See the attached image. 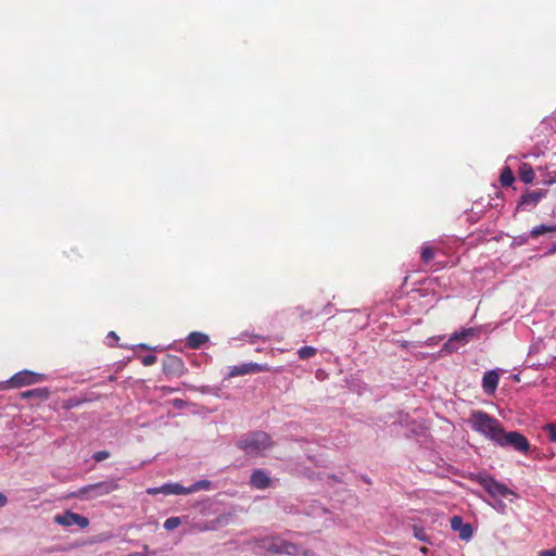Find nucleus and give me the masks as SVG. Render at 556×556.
I'll return each instance as SVG.
<instances>
[{
	"instance_id": "7c9ffc66",
	"label": "nucleus",
	"mask_w": 556,
	"mask_h": 556,
	"mask_svg": "<svg viewBox=\"0 0 556 556\" xmlns=\"http://www.w3.org/2000/svg\"><path fill=\"white\" fill-rule=\"evenodd\" d=\"M538 556H556V547L552 549L541 551Z\"/></svg>"
},
{
	"instance_id": "2f4dec72",
	"label": "nucleus",
	"mask_w": 556,
	"mask_h": 556,
	"mask_svg": "<svg viewBox=\"0 0 556 556\" xmlns=\"http://www.w3.org/2000/svg\"><path fill=\"white\" fill-rule=\"evenodd\" d=\"M415 536L420 541H427L426 535L421 531H415Z\"/></svg>"
},
{
	"instance_id": "393cba45",
	"label": "nucleus",
	"mask_w": 556,
	"mask_h": 556,
	"mask_svg": "<svg viewBox=\"0 0 556 556\" xmlns=\"http://www.w3.org/2000/svg\"><path fill=\"white\" fill-rule=\"evenodd\" d=\"M267 548L274 553H288L290 554L291 553V548H293V545H285L283 547L282 546H278L277 544L275 543H269L268 545H266Z\"/></svg>"
},
{
	"instance_id": "c9c22d12",
	"label": "nucleus",
	"mask_w": 556,
	"mask_h": 556,
	"mask_svg": "<svg viewBox=\"0 0 556 556\" xmlns=\"http://www.w3.org/2000/svg\"><path fill=\"white\" fill-rule=\"evenodd\" d=\"M139 348L144 349V350L150 349V346H148L147 344H143V343L139 344Z\"/></svg>"
},
{
	"instance_id": "f03ea898",
	"label": "nucleus",
	"mask_w": 556,
	"mask_h": 556,
	"mask_svg": "<svg viewBox=\"0 0 556 556\" xmlns=\"http://www.w3.org/2000/svg\"><path fill=\"white\" fill-rule=\"evenodd\" d=\"M273 442L266 432H253L238 441V446L250 456H260L269 450Z\"/></svg>"
},
{
	"instance_id": "aec40b11",
	"label": "nucleus",
	"mask_w": 556,
	"mask_h": 556,
	"mask_svg": "<svg viewBox=\"0 0 556 556\" xmlns=\"http://www.w3.org/2000/svg\"><path fill=\"white\" fill-rule=\"evenodd\" d=\"M420 256L425 263H429L434 257V251L430 245L424 244L421 248Z\"/></svg>"
},
{
	"instance_id": "f8f14e48",
	"label": "nucleus",
	"mask_w": 556,
	"mask_h": 556,
	"mask_svg": "<svg viewBox=\"0 0 556 556\" xmlns=\"http://www.w3.org/2000/svg\"><path fill=\"white\" fill-rule=\"evenodd\" d=\"M250 483L255 489L264 490L270 485V479L264 470L256 469L251 475Z\"/></svg>"
},
{
	"instance_id": "39448f33",
	"label": "nucleus",
	"mask_w": 556,
	"mask_h": 556,
	"mask_svg": "<svg viewBox=\"0 0 556 556\" xmlns=\"http://www.w3.org/2000/svg\"><path fill=\"white\" fill-rule=\"evenodd\" d=\"M478 336L479 330L477 328H467L463 329L462 331L454 332L443 344L441 353H453Z\"/></svg>"
},
{
	"instance_id": "cd10ccee",
	"label": "nucleus",
	"mask_w": 556,
	"mask_h": 556,
	"mask_svg": "<svg viewBox=\"0 0 556 556\" xmlns=\"http://www.w3.org/2000/svg\"><path fill=\"white\" fill-rule=\"evenodd\" d=\"M110 457V453L108 451H99V452H96L92 456V458L96 460V462H102L106 458Z\"/></svg>"
},
{
	"instance_id": "20e7f679",
	"label": "nucleus",
	"mask_w": 556,
	"mask_h": 556,
	"mask_svg": "<svg viewBox=\"0 0 556 556\" xmlns=\"http://www.w3.org/2000/svg\"><path fill=\"white\" fill-rule=\"evenodd\" d=\"M477 481L479 484L493 497H504L507 498L510 495L515 496V492L510 490L504 483L495 480L492 476L483 473L477 477Z\"/></svg>"
},
{
	"instance_id": "0eeeda50",
	"label": "nucleus",
	"mask_w": 556,
	"mask_h": 556,
	"mask_svg": "<svg viewBox=\"0 0 556 556\" xmlns=\"http://www.w3.org/2000/svg\"><path fill=\"white\" fill-rule=\"evenodd\" d=\"M54 521L63 527L77 526L80 529L87 528L89 525V520L86 517L70 510L64 514L56 515L54 517Z\"/></svg>"
},
{
	"instance_id": "423d86ee",
	"label": "nucleus",
	"mask_w": 556,
	"mask_h": 556,
	"mask_svg": "<svg viewBox=\"0 0 556 556\" xmlns=\"http://www.w3.org/2000/svg\"><path fill=\"white\" fill-rule=\"evenodd\" d=\"M45 375L31 370H21L13 375L8 381L12 387L20 388L23 386L34 384L41 381Z\"/></svg>"
},
{
	"instance_id": "4468645a",
	"label": "nucleus",
	"mask_w": 556,
	"mask_h": 556,
	"mask_svg": "<svg viewBox=\"0 0 556 556\" xmlns=\"http://www.w3.org/2000/svg\"><path fill=\"white\" fill-rule=\"evenodd\" d=\"M518 175L520 180L525 184H531L535 177L532 166L527 163L520 165Z\"/></svg>"
},
{
	"instance_id": "412c9836",
	"label": "nucleus",
	"mask_w": 556,
	"mask_h": 556,
	"mask_svg": "<svg viewBox=\"0 0 556 556\" xmlns=\"http://www.w3.org/2000/svg\"><path fill=\"white\" fill-rule=\"evenodd\" d=\"M515 180L514 174L509 168H505L501 174V182L505 187H509Z\"/></svg>"
},
{
	"instance_id": "9d476101",
	"label": "nucleus",
	"mask_w": 556,
	"mask_h": 556,
	"mask_svg": "<svg viewBox=\"0 0 556 556\" xmlns=\"http://www.w3.org/2000/svg\"><path fill=\"white\" fill-rule=\"evenodd\" d=\"M451 528L453 531L458 532L459 538L465 541H469L473 533L471 525L464 522L460 516H453L451 518Z\"/></svg>"
},
{
	"instance_id": "7ed1b4c3",
	"label": "nucleus",
	"mask_w": 556,
	"mask_h": 556,
	"mask_svg": "<svg viewBox=\"0 0 556 556\" xmlns=\"http://www.w3.org/2000/svg\"><path fill=\"white\" fill-rule=\"evenodd\" d=\"M495 444L501 447H511L523 454L530 451V443L523 434L518 431L506 432L504 428H502Z\"/></svg>"
},
{
	"instance_id": "f3484780",
	"label": "nucleus",
	"mask_w": 556,
	"mask_h": 556,
	"mask_svg": "<svg viewBox=\"0 0 556 556\" xmlns=\"http://www.w3.org/2000/svg\"><path fill=\"white\" fill-rule=\"evenodd\" d=\"M212 488V482L210 480L203 479L199 480L191 485L187 486L188 494L195 493L201 490H210Z\"/></svg>"
},
{
	"instance_id": "f257e3e1",
	"label": "nucleus",
	"mask_w": 556,
	"mask_h": 556,
	"mask_svg": "<svg viewBox=\"0 0 556 556\" xmlns=\"http://www.w3.org/2000/svg\"><path fill=\"white\" fill-rule=\"evenodd\" d=\"M468 424L473 431L480 433L494 444L503 428L502 424L496 418L482 410H472Z\"/></svg>"
},
{
	"instance_id": "a211bd4d",
	"label": "nucleus",
	"mask_w": 556,
	"mask_h": 556,
	"mask_svg": "<svg viewBox=\"0 0 556 556\" xmlns=\"http://www.w3.org/2000/svg\"><path fill=\"white\" fill-rule=\"evenodd\" d=\"M49 390L47 388H38L34 390H29L23 393V397L27 399L30 396H38L41 399H48L49 397Z\"/></svg>"
},
{
	"instance_id": "5701e85b",
	"label": "nucleus",
	"mask_w": 556,
	"mask_h": 556,
	"mask_svg": "<svg viewBox=\"0 0 556 556\" xmlns=\"http://www.w3.org/2000/svg\"><path fill=\"white\" fill-rule=\"evenodd\" d=\"M181 523V520L179 517H169L165 520L164 522V528L167 530V531H172L176 528H178Z\"/></svg>"
},
{
	"instance_id": "473e14b6",
	"label": "nucleus",
	"mask_w": 556,
	"mask_h": 556,
	"mask_svg": "<svg viewBox=\"0 0 556 556\" xmlns=\"http://www.w3.org/2000/svg\"><path fill=\"white\" fill-rule=\"evenodd\" d=\"M8 503L7 496L0 492V507H3Z\"/></svg>"
},
{
	"instance_id": "bb28decb",
	"label": "nucleus",
	"mask_w": 556,
	"mask_h": 556,
	"mask_svg": "<svg viewBox=\"0 0 556 556\" xmlns=\"http://www.w3.org/2000/svg\"><path fill=\"white\" fill-rule=\"evenodd\" d=\"M147 493L149 495L164 494L165 495V483L161 486L148 488Z\"/></svg>"
},
{
	"instance_id": "6e6552de",
	"label": "nucleus",
	"mask_w": 556,
	"mask_h": 556,
	"mask_svg": "<svg viewBox=\"0 0 556 556\" xmlns=\"http://www.w3.org/2000/svg\"><path fill=\"white\" fill-rule=\"evenodd\" d=\"M119 484L116 479H109L105 481H101L94 484H89L81 489L83 493L93 492L94 496H102L110 494L111 492L117 490Z\"/></svg>"
},
{
	"instance_id": "a878e982",
	"label": "nucleus",
	"mask_w": 556,
	"mask_h": 556,
	"mask_svg": "<svg viewBox=\"0 0 556 556\" xmlns=\"http://www.w3.org/2000/svg\"><path fill=\"white\" fill-rule=\"evenodd\" d=\"M222 522L220 518H217L216 520L211 521L208 525L205 526H199L200 531H210V530H216L218 528V525Z\"/></svg>"
},
{
	"instance_id": "dca6fc26",
	"label": "nucleus",
	"mask_w": 556,
	"mask_h": 556,
	"mask_svg": "<svg viewBox=\"0 0 556 556\" xmlns=\"http://www.w3.org/2000/svg\"><path fill=\"white\" fill-rule=\"evenodd\" d=\"M542 198H543L542 192L533 191V192L522 195L519 204L520 205H526V204L536 205Z\"/></svg>"
},
{
	"instance_id": "9b49d317",
	"label": "nucleus",
	"mask_w": 556,
	"mask_h": 556,
	"mask_svg": "<svg viewBox=\"0 0 556 556\" xmlns=\"http://www.w3.org/2000/svg\"><path fill=\"white\" fill-rule=\"evenodd\" d=\"M500 376L495 370H489L482 378V388L486 394H493L497 389Z\"/></svg>"
},
{
	"instance_id": "ddd939ff",
	"label": "nucleus",
	"mask_w": 556,
	"mask_h": 556,
	"mask_svg": "<svg viewBox=\"0 0 556 556\" xmlns=\"http://www.w3.org/2000/svg\"><path fill=\"white\" fill-rule=\"evenodd\" d=\"M207 341L208 336L199 331L190 332L186 338V344L190 349H199L202 344L206 343Z\"/></svg>"
},
{
	"instance_id": "1a4fd4ad",
	"label": "nucleus",
	"mask_w": 556,
	"mask_h": 556,
	"mask_svg": "<svg viewBox=\"0 0 556 556\" xmlns=\"http://www.w3.org/2000/svg\"><path fill=\"white\" fill-rule=\"evenodd\" d=\"M269 367L266 364H257V363H244L241 365H236L229 368L227 374V378H233L237 376H243L251 372H260V371H268Z\"/></svg>"
},
{
	"instance_id": "72a5a7b5",
	"label": "nucleus",
	"mask_w": 556,
	"mask_h": 556,
	"mask_svg": "<svg viewBox=\"0 0 556 556\" xmlns=\"http://www.w3.org/2000/svg\"><path fill=\"white\" fill-rule=\"evenodd\" d=\"M118 339L117 334L114 332V331H111L109 334H108V340H113V341H116Z\"/></svg>"
},
{
	"instance_id": "e433bc0d",
	"label": "nucleus",
	"mask_w": 556,
	"mask_h": 556,
	"mask_svg": "<svg viewBox=\"0 0 556 556\" xmlns=\"http://www.w3.org/2000/svg\"><path fill=\"white\" fill-rule=\"evenodd\" d=\"M426 551H427V548H426V547H422V548H421V552H422V553H426Z\"/></svg>"
},
{
	"instance_id": "c85d7f7f",
	"label": "nucleus",
	"mask_w": 556,
	"mask_h": 556,
	"mask_svg": "<svg viewBox=\"0 0 556 556\" xmlns=\"http://www.w3.org/2000/svg\"><path fill=\"white\" fill-rule=\"evenodd\" d=\"M501 497L494 498V504L492 505L494 509L500 513H504L506 510V504L500 500Z\"/></svg>"
},
{
	"instance_id": "6ab92c4d",
	"label": "nucleus",
	"mask_w": 556,
	"mask_h": 556,
	"mask_svg": "<svg viewBox=\"0 0 556 556\" xmlns=\"http://www.w3.org/2000/svg\"><path fill=\"white\" fill-rule=\"evenodd\" d=\"M317 353V350L313 346H302L298 350V355L301 359H307V358H311L313 356H315Z\"/></svg>"
},
{
	"instance_id": "c756f323",
	"label": "nucleus",
	"mask_w": 556,
	"mask_h": 556,
	"mask_svg": "<svg viewBox=\"0 0 556 556\" xmlns=\"http://www.w3.org/2000/svg\"><path fill=\"white\" fill-rule=\"evenodd\" d=\"M142 364L144 366H151L156 362V356L153 354H149L142 357Z\"/></svg>"
},
{
	"instance_id": "2eb2a0df",
	"label": "nucleus",
	"mask_w": 556,
	"mask_h": 556,
	"mask_svg": "<svg viewBox=\"0 0 556 556\" xmlns=\"http://www.w3.org/2000/svg\"><path fill=\"white\" fill-rule=\"evenodd\" d=\"M165 495H188L187 486L178 482L165 483Z\"/></svg>"
},
{
	"instance_id": "4be33fe9",
	"label": "nucleus",
	"mask_w": 556,
	"mask_h": 556,
	"mask_svg": "<svg viewBox=\"0 0 556 556\" xmlns=\"http://www.w3.org/2000/svg\"><path fill=\"white\" fill-rule=\"evenodd\" d=\"M556 228L554 226L539 225L532 228L531 236L538 237L545 232L554 231Z\"/></svg>"
},
{
	"instance_id": "b1692460",
	"label": "nucleus",
	"mask_w": 556,
	"mask_h": 556,
	"mask_svg": "<svg viewBox=\"0 0 556 556\" xmlns=\"http://www.w3.org/2000/svg\"><path fill=\"white\" fill-rule=\"evenodd\" d=\"M543 430L547 434L549 441L556 442V424H546L543 427Z\"/></svg>"
},
{
	"instance_id": "f704fd0d",
	"label": "nucleus",
	"mask_w": 556,
	"mask_h": 556,
	"mask_svg": "<svg viewBox=\"0 0 556 556\" xmlns=\"http://www.w3.org/2000/svg\"><path fill=\"white\" fill-rule=\"evenodd\" d=\"M426 343H427V345L431 346V345L437 343V339L435 338H429Z\"/></svg>"
}]
</instances>
